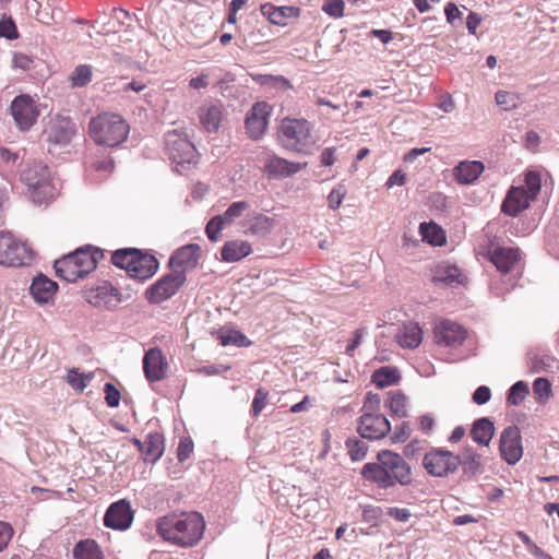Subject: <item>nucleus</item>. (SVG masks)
<instances>
[{
    "label": "nucleus",
    "mask_w": 559,
    "mask_h": 559,
    "mask_svg": "<svg viewBox=\"0 0 559 559\" xmlns=\"http://www.w3.org/2000/svg\"><path fill=\"white\" fill-rule=\"evenodd\" d=\"M391 430V424L382 414H362L359 418L358 432L364 439L379 440Z\"/></svg>",
    "instance_id": "14"
},
{
    "label": "nucleus",
    "mask_w": 559,
    "mask_h": 559,
    "mask_svg": "<svg viewBox=\"0 0 559 559\" xmlns=\"http://www.w3.org/2000/svg\"><path fill=\"white\" fill-rule=\"evenodd\" d=\"M348 453L354 461H360L367 453V447L365 442L357 439H348L346 442Z\"/></svg>",
    "instance_id": "51"
},
{
    "label": "nucleus",
    "mask_w": 559,
    "mask_h": 559,
    "mask_svg": "<svg viewBox=\"0 0 559 559\" xmlns=\"http://www.w3.org/2000/svg\"><path fill=\"white\" fill-rule=\"evenodd\" d=\"M546 175L547 174L542 170L531 169V170H527L524 176V182H525L524 188H525L526 192L531 195V198H533L534 200L536 199L537 194L540 191L543 176H546Z\"/></svg>",
    "instance_id": "39"
},
{
    "label": "nucleus",
    "mask_w": 559,
    "mask_h": 559,
    "mask_svg": "<svg viewBox=\"0 0 559 559\" xmlns=\"http://www.w3.org/2000/svg\"><path fill=\"white\" fill-rule=\"evenodd\" d=\"M252 251L251 245L245 240H230L227 241L221 251L222 260L224 262H237L249 255Z\"/></svg>",
    "instance_id": "31"
},
{
    "label": "nucleus",
    "mask_w": 559,
    "mask_h": 559,
    "mask_svg": "<svg viewBox=\"0 0 559 559\" xmlns=\"http://www.w3.org/2000/svg\"><path fill=\"white\" fill-rule=\"evenodd\" d=\"M73 556L75 559H103V554L93 539L79 542L73 549Z\"/></svg>",
    "instance_id": "35"
},
{
    "label": "nucleus",
    "mask_w": 559,
    "mask_h": 559,
    "mask_svg": "<svg viewBox=\"0 0 559 559\" xmlns=\"http://www.w3.org/2000/svg\"><path fill=\"white\" fill-rule=\"evenodd\" d=\"M165 148L168 157L176 164H191L195 162V147L187 135L173 130L165 135Z\"/></svg>",
    "instance_id": "9"
},
{
    "label": "nucleus",
    "mask_w": 559,
    "mask_h": 559,
    "mask_svg": "<svg viewBox=\"0 0 559 559\" xmlns=\"http://www.w3.org/2000/svg\"><path fill=\"white\" fill-rule=\"evenodd\" d=\"M378 461L384 465V468L390 472L397 484L401 486L411 485L413 480L412 468L403 456L384 450L378 453Z\"/></svg>",
    "instance_id": "12"
},
{
    "label": "nucleus",
    "mask_w": 559,
    "mask_h": 559,
    "mask_svg": "<svg viewBox=\"0 0 559 559\" xmlns=\"http://www.w3.org/2000/svg\"><path fill=\"white\" fill-rule=\"evenodd\" d=\"M488 253L490 261L501 273H509L520 265L521 252L518 248L496 247Z\"/></svg>",
    "instance_id": "19"
},
{
    "label": "nucleus",
    "mask_w": 559,
    "mask_h": 559,
    "mask_svg": "<svg viewBox=\"0 0 559 559\" xmlns=\"http://www.w3.org/2000/svg\"><path fill=\"white\" fill-rule=\"evenodd\" d=\"M484 169L485 167L481 162L464 160L459 163V165L453 169V174L455 180L460 185H469L478 179Z\"/></svg>",
    "instance_id": "28"
},
{
    "label": "nucleus",
    "mask_w": 559,
    "mask_h": 559,
    "mask_svg": "<svg viewBox=\"0 0 559 559\" xmlns=\"http://www.w3.org/2000/svg\"><path fill=\"white\" fill-rule=\"evenodd\" d=\"M530 393L528 384L522 380L515 382L508 392L507 403L509 405L518 406L520 405L527 394Z\"/></svg>",
    "instance_id": "43"
},
{
    "label": "nucleus",
    "mask_w": 559,
    "mask_h": 559,
    "mask_svg": "<svg viewBox=\"0 0 559 559\" xmlns=\"http://www.w3.org/2000/svg\"><path fill=\"white\" fill-rule=\"evenodd\" d=\"M88 133L96 144L114 147L127 139L129 124L117 114L104 112L90 121Z\"/></svg>",
    "instance_id": "3"
},
{
    "label": "nucleus",
    "mask_w": 559,
    "mask_h": 559,
    "mask_svg": "<svg viewBox=\"0 0 559 559\" xmlns=\"http://www.w3.org/2000/svg\"><path fill=\"white\" fill-rule=\"evenodd\" d=\"M533 391L538 400H547L551 394V384L546 378H537L533 383Z\"/></svg>",
    "instance_id": "55"
},
{
    "label": "nucleus",
    "mask_w": 559,
    "mask_h": 559,
    "mask_svg": "<svg viewBox=\"0 0 559 559\" xmlns=\"http://www.w3.org/2000/svg\"><path fill=\"white\" fill-rule=\"evenodd\" d=\"M267 108L265 103H257L247 114L245 124L250 139L259 140L264 134L267 126Z\"/></svg>",
    "instance_id": "17"
},
{
    "label": "nucleus",
    "mask_w": 559,
    "mask_h": 559,
    "mask_svg": "<svg viewBox=\"0 0 559 559\" xmlns=\"http://www.w3.org/2000/svg\"><path fill=\"white\" fill-rule=\"evenodd\" d=\"M205 528L199 512L182 513L180 516H164L157 522L158 534L167 542L181 547H192L202 538Z\"/></svg>",
    "instance_id": "1"
},
{
    "label": "nucleus",
    "mask_w": 559,
    "mask_h": 559,
    "mask_svg": "<svg viewBox=\"0 0 559 559\" xmlns=\"http://www.w3.org/2000/svg\"><path fill=\"white\" fill-rule=\"evenodd\" d=\"M491 399V390L487 385L478 386L473 393L472 400L477 405H484Z\"/></svg>",
    "instance_id": "61"
},
{
    "label": "nucleus",
    "mask_w": 559,
    "mask_h": 559,
    "mask_svg": "<svg viewBox=\"0 0 559 559\" xmlns=\"http://www.w3.org/2000/svg\"><path fill=\"white\" fill-rule=\"evenodd\" d=\"M121 299L112 285L104 283L88 294V302L96 307H115Z\"/></svg>",
    "instance_id": "26"
},
{
    "label": "nucleus",
    "mask_w": 559,
    "mask_h": 559,
    "mask_svg": "<svg viewBox=\"0 0 559 559\" xmlns=\"http://www.w3.org/2000/svg\"><path fill=\"white\" fill-rule=\"evenodd\" d=\"M278 139L286 150L304 154L314 144L311 126L306 119L285 118L280 127Z\"/></svg>",
    "instance_id": "5"
},
{
    "label": "nucleus",
    "mask_w": 559,
    "mask_h": 559,
    "mask_svg": "<svg viewBox=\"0 0 559 559\" xmlns=\"http://www.w3.org/2000/svg\"><path fill=\"white\" fill-rule=\"evenodd\" d=\"M380 405L381 399L379 394L368 393L362 405V414H378L377 412L380 411Z\"/></svg>",
    "instance_id": "60"
},
{
    "label": "nucleus",
    "mask_w": 559,
    "mask_h": 559,
    "mask_svg": "<svg viewBox=\"0 0 559 559\" xmlns=\"http://www.w3.org/2000/svg\"><path fill=\"white\" fill-rule=\"evenodd\" d=\"M13 535V530L10 524L0 521V551L3 550Z\"/></svg>",
    "instance_id": "63"
},
{
    "label": "nucleus",
    "mask_w": 559,
    "mask_h": 559,
    "mask_svg": "<svg viewBox=\"0 0 559 559\" xmlns=\"http://www.w3.org/2000/svg\"><path fill=\"white\" fill-rule=\"evenodd\" d=\"M186 280L183 271L173 270L169 274L151 285L145 292V297L151 304H160L173 297Z\"/></svg>",
    "instance_id": "8"
},
{
    "label": "nucleus",
    "mask_w": 559,
    "mask_h": 559,
    "mask_svg": "<svg viewBox=\"0 0 559 559\" xmlns=\"http://www.w3.org/2000/svg\"><path fill=\"white\" fill-rule=\"evenodd\" d=\"M38 21L46 25L59 24L64 21V12L61 8H53L50 11L38 12Z\"/></svg>",
    "instance_id": "49"
},
{
    "label": "nucleus",
    "mask_w": 559,
    "mask_h": 559,
    "mask_svg": "<svg viewBox=\"0 0 559 559\" xmlns=\"http://www.w3.org/2000/svg\"><path fill=\"white\" fill-rule=\"evenodd\" d=\"M322 10L330 16L335 19L344 15V1L343 0H328Z\"/></svg>",
    "instance_id": "56"
},
{
    "label": "nucleus",
    "mask_w": 559,
    "mask_h": 559,
    "mask_svg": "<svg viewBox=\"0 0 559 559\" xmlns=\"http://www.w3.org/2000/svg\"><path fill=\"white\" fill-rule=\"evenodd\" d=\"M495 99L497 105L504 110H512L516 108L520 102L518 94L508 91H498Z\"/></svg>",
    "instance_id": "47"
},
{
    "label": "nucleus",
    "mask_w": 559,
    "mask_h": 559,
    "mask_svg": "<svg viewBox=\"0 0 559 559\" xmlns=\"http://www.w3.org/2000/svg\"><path fill=\"white\" fill-rule=\"evenodd\" d=\"M193 452V441L191 438L186 437L181 438L177 449V457L180 462L189 459L191 453Z\"/></svg>",
    "instance_id": "59"
},
{
    "label": "nucleus",
    "mask_w": 559,
    "mask_h": 559,
    "mask_svg": "<svg viewBox=\"0 0 559 559\" xmlns=\"http://www.w3.org/2000/svg\"><path fill=\"white\" fill-rule=\"evenodd\" d=\"M218 338L223 346L236 345L238 347H247L251 344L248 337L237 330L221 331Z\"/></svg>",
    "instance_id": "42"
},
{
    "label": "nucleus",
    "mask_w": 559,
    "mask_h": 559,
    "mask_svg": "<svg viewBox=\"0 0 559 559\" xmlns=\"http://www.w3.org/2000/svg\"><path fill=\"white\" fill-rule=\"evenodd\" d=\"M381 509L374 506H365L362 508V520L367 523H377L381 516Z\"/></svg>",
    "instance_id": "62"
},
{
    "label": "nucleus",
    "mask_w": 559,
    "mask_h": 559,
    "mask_svg": "<svg viewBox=\"0 0 559 559\" xmlns=\"http://www.w3.org/2000/svg\"><path fill=\"white\" fill-rule=\"evenodd\" d=\"M461 272L457 266L451 265L445 267V270L435 277V281L442 282L447 285H453L454 283H460Z\"/></svg>",
    "instance_id": "52"
},
{
    "label": "nucleus",
    "mask_w": 559,
    "mask_h": 559,
    "mask_svg": "<svg viewBox=\"0 0 559 559\" xmlns=\"http://www.w3.org/2000/svg\"><path fill=\"white\" fill-rule=\"evenodd\" d=\"M400 379V376L397 373L396 369H393L391 367H381L380 369L376 370L372 374V382L378 388H385L391 384H394Z\"/></svg>",
    "instance_id": "38"
},
{
    "label": "nucleus",
    "mask_w": 559,
    "mask_h": 559,
    "mask_svg": "<svg viewBox=\"0 0 559 559\" xmlns=\"http://www.w3.org/2000/svg\"><path fill=\"white\" fill-rule=\"evenodd\" d=\"M75 134V124L70 117L56 115L48 121L43 136L52 145L66 146Z\"/></svg>",
    "instance_id": "10"
},
{
    "label": "nucleus",
    "mask_w": 559,
    "mask_h": 559,
    "mask_svg": "<svg viewBox=\"0 0 559 559\" xmlns=\"http://www.w3.org/2000/svg\"><path fill=\"white\" fill-rule=\"evenodd\" d=\"M362 475L366 479L374 481L381 488H390L397 484L380 462L367 463L362 468Z\"/></svg>",
    "instance_id": "29"
},
{
    "label": "nucleus",
    "mask_w": 559,
    "mask_h": 559,
    "mask_svg": "<svg viewBox=\"0 0 559 559\" xmlns=\"http://www.w3.org/2000/svg\"><path fill=\"white\" fill-rule=\"evenodd\" d=\"M269 392L264 388H259L255 391L253 401H252V415L258 417L262 409L265 407L267 403Z\"/></svg>",
    "instance_id": "54"
},
{
    "label": "nucleus",
    "mask_w": 559,
    "mask_h": 559,
    "mask_svg": "<svg viewBox=\"0 0 559 559\" xmlns=\"http://www.w3.org/2000/svg\"><path fill=\"white\" fill-rule=\"evenodd\" d=\"M532 201H534V199L531 198L524 187H512L501 205V210L504 214L516 216L519 213L526 210Z\"/></svg>",
    "instance_id": "22"
},
{
    "label": "nucleus",
    "mask_w": 559,
    "mask_h": 559,
    "mask_svg": "<svg viewBox=\"0 0 559 559\" xmlns=\"http://www.w3.org/2000/svg\"><path fill=\"white\" fill-rule=\"evenodd\" d=\"M306 164L289 162L278 156H271L264 164V173L270 178H286L300 171Z\"/></svg>",
    "instance_id": "24"
},
{
    "label": "nucleus",
    "mask_w": 559,
    "mask_h": 559,
    "mask_svg": "<svg viewBox=\"0 0 559 559\" xmlns=\"http://www.w3.org/2000/svg\"><path fill=\"white\" fill-rule=\"evenodd\" d=\"M411 426L407 421H403L397 425L391 436V439L395 443H403L411 437Z\"/></svg>",
    "instance_id": "57"
},
{
    "label": "nucleus",
    "mask_w": 559,
    "mask_h": 559,
    "mask_svg": "<svg viewBox=\"0 0 559 559\" xmlns=\"http://www.w3.org/2000/svg\"><path fill=\"white\" fill-rule=\"evenodd\" d=\"M104 392L106 404L109 407H117L120 402V392L118 389L112 383L107 382L105 383Z\"/></svg>",
    "instance_id": "58"
},
{
    "label": "nucleus",
    "mask_w": 559,
    "mask_h": 559,
    "mask_svg": "<svg viewBox=\"0 0 559 559\" xmlns=\"http://www.w3.org/2000/svg\"><path fill=\"white\" fill-rule=\"evenodd\" d=\"M10 109L15 123L23 131L31 129L37 120L38 111L28 95L16 96L12 100Z\"/></svg>",
    "instance_id": "13"
},
{
    "label": "nucleus",
    "mask_w": 559,
    "mask_h": 559,
    "mask_svg": "<svg viewBox=\"0 0 559 559\" xmlns=\"http://www.w3.org/2000/svg\"><path fill=\"white\" fill-rule=\"evenodd\" d=\"M399 344L404 348H416L423 341V332L417 323H404L396 334Z\"/></svg>",
    "instance_id": "33"
},
{
    "label": "nucleus",
    "mask_w": 559,
    "mask_h": 559,
    "mask_svg": "<svg viewBox=\"0 0 559 559\" xmlns=\"http://www.w3.org/2000/svg\"><path fill=\"white\" fill-rule=\"evenodd\" d=\"M419 234L424 241L433 246H440L445 240L443 230L433 222L421 223L419 225Z\"/></svg>",
    "instance_id": "36"
},
{
    "label": "nucleus",
    "mask_w": 559,
    "mask_h": 559,
    "mask_svg": "<svg viewBox=\"0 0 559 559\" xmlns=\"http://www.w3.org/2000/svg\"><path fill=\"white\" fill-rule=\"evenodd\" d=\"M222 117V108L217 105L202 106L199 110L200 122L207 132H216L218 130Z\"/></svg>",
    "instance_id": "34"
},
{
    "label": "nucleus",
    "mask_w": 559,
    "mask_h": 559,
    "mask_svg": "<svg viewBox=\"0 0 559 559\" xmlns=\"http://www.w3.org/2000/svg\"><path fill=\"white\" fill-rule=\"evenodd\" d=\"M69 79L73 87L86 86L92 80L91 66L80 64L75 67Z\"/></svg>",
    "instance_id": "44"
},
{
    "label": "nucleus",
    "mask_w": 559,
    "mask_h": 559,
    "mask_svg": "<svg viewBox=\"0 0 559 559\" xmlns=\"http://www.w3.org/2000/svg\"><path fill=\"white\" fill-rule=\"evenodd\" d=\"M102 252L95 249L91 252V247L79 248L72 253L63 255L55 261L53 267L56 274L70 283H74L80 278H84L87 274L96 269L97 261L102 257Z\"/></svg>",
    "instance_id": "2"
},
{
    "label": "nucleus",
    "mask_w": 559,
    "mask_h": 559,
    "mask_svg": "<svg viewBox=\"0 0 559 559\" xmlns=\"http://www.w3.org/2000/svg\"><path fill=\"white\" fill-rule=\"evenodd\" d=\"M135 254L136 249L134 248L118 249L111 254V262L114 265L126 270L129 274V269L132 266Z\"/></svg>",
    "instance_id": "41"
},
{
    "label": "nucleus",
    "mask_w": 559,
    "mask_h": 559,
    "mask_svg": "<svg viewBox=\"0 0 559 559\" xmlns=\"http://www.w3.org/2000/svg\"><path fill=\"white\" fill-rule=\"evenodd\" d=\"M145 378L151 382L160 381L167 371V361L162 350L157 347L150 348L143 358Z\"/></svg>",
    "instance_id": "18"
},
{
    "label": "nucleus",
    "mask_w": 559,
    "mask_h": 559,
    "mask_svg": "<svg viewBox=\"0 0 559 559\" xmlns=\"http://www.w3.org/2000/svg\"><path fill=\"white\" fill-rule=\"evenodd\" d=\"M33 259L34 252L26 242L16 239L10 231L0 233V265H28Z\"/></svg>",
    "instance_id": "6"
},
{
    "label": "nucleus",
    "mask_w": 559,
    "mask_h": 559,
    "mask_svg": "<svg viewBox=\"0 0 559 559\" xmlns=\"http://www.w3.org/2000/svg\"><path fill=\"white\" fill-rule=\"evenodd\" d=\"M250 207V204L247 201H237L233 202L226 211L221 214L223 219L227 225L233 224L237 218L242 216V214Z\"/></svg>",
    "instance_id": "46"
},
{
    "label": "nucleus",
    "mask_w": 559,
    "mask_h": 559,
    "mask_svg": "<svg viewBox=\"0 0 559 559\" xmlns=\"http://www.w3.org/2000/svg\"><path fill=\"white\" fill-rule=\"evenodd\" d=\"M58 284L44 274H38L32 281L29 294L38 305H47L53 300Z\"/></svg>",
    "instance_id": "21"
},
{
    "label": "nucleus",
    "mask_w": 559,
    "mask_h": 559,
    "mask_svg": "<svg viewBox=\"0 0 559 559\" xmlns=\"http://www.w3.org/2000/svg\"><path fill=\"white\" fill-rule=\"evenodd\" d=\"M93 379V373H81L75 368H72L68 371L67 382L71 385L72 389L82 392L90 381Z\"/></svg>",
    "instance_id": "45"
},
{
    "label": "nucleus",
    "mask_w": 559,
    "mask_h": 559,
    "mask_svg": "<svg viewBox=\"0 0 559 559\" xmlns=\"http://www.w3.org/2000/svg\"><path fill=\"white\" fill-rule=\"evenodd\" d=\"M261 12L272 24L285 26L289 19L299 16L300 10L296 7H275L266 3L261 7Z\"/></svg>",
    "instance_id": "27"
},
{
    "label": "nucleus",
    "mask_w": 559,
    "mask_h": 559,
    "mask_svg": "<svg viewBox=\"0 0 559 559\" xmlns=\"http://www.w3.org/2000/svg\"><path fill=\"white\" fill-rule=\"evenodd\" d=\"M461 462L460 466H462L463 476L468 479L481 472L480 455L476 452H468L463 459H461Z\"/></svg>",
    "instance_id": "40"
},
{
    "label": "nucleus",
    "mask_w": 559,
    "mask_h": 559,
    "mask_svg": "<svg viewBox=\"0 0 559 559\" xmlns=\"http://www.w3.org/2000/svg\"><path fill=\"white\" fill-rule=\"evenodd\" d=\"M435 337L439 345L456 347L466 340L467 331L456 322L444 320L436 326Z\"/></svg>",
    "instance_id": "16"
},
{
    "label": "nucleus",
    "mask_w": 559,
    "mask_h": 559,
    "mask_svg": "<svg viewBox=\"0 0 559 559\" xmlns=\"http://www.w3.org/2000/svg\"><path fill=\"white\" fill-rule=\"evenodd\" d=\"M461 463L460 455L442 448L430 450L423 459V466L426 472L439 478H445L455 473Z\"/></svg>",
    "instance_id": "7"
},
{
    "label": "nucleus",
    "mask_w": 559,
    "mask_h": 559,
    "mask_svg": "<svg viewBox=\"0 0 559 559\" xmlns=\"http://www.w3.org/2000/svg\"><path fill=\"white\" fill-rule=\"evenodd\" d=\"M0 36L9 40L19 38V32L15 22L9 15L3 14L0 19Z\"/></svg>",
    "instance_id": "48"
},
{
    "label": "nucleus",
    "mask_w": 559,
    "mask_h": 559,
    "mask_svg": "<svg viewBox=\"0 0 559 559\" xmlns=\"http://www.w3.org/2000/svg\"><path fill=\"white\" fill-rule=\"evenodd\" d=\"M346 195V188L344 185L338 183L331 190L328 195V203L331 210H336L341 206L344 197Z\"/></svg>",
    "instance_id": "53"
},
{
    "label": "nucleus",
    "mask_w": 559,
    "mask_h": 559,
    "mask_svg": "<svg viewBox=\"0 0 559 559\" xmlns=\"http://www.w3.org/2000/svg\"><path fill=\"white\" fill-rule=\"evenodd\" d=\"M499 451L501 457L509 464H516L523 455L522 436L518 426L506 427L500 435Z\"/></svg>",
    "instance_id": "11"
},
{
    "label": "nucleus",
    "mask_w": 559,
    "mask_h": 559,
    "mask_svg": "<svg viewBox=\"0 0 559 559\" xmlns=\"http://www.w3.org/2000/svg\"><path fill=\"white\" fill-rule=\"evenodd\" d=\"M131 265L129 276L134 280L145 281L157 272L159 263L153 254L143 253L136 249V254Z\"/></svg>",
    "instance_id": "20"
},
{
    "label": "nucleus",
    "mask_w": 559,
    "mask_h": 559,
    "mask_svg": "<svg viewBox=\"0 0 559 559\" xmlns=\"http://www.w3.org/2000/svg\"><path fill=\"white\" fill-rule=\"evenodd\" d=\"M275 225V221L261 213H250L241 222V228L245 234L264 237L271 233Z\"/></svg>",
    "instance_id": "25"
},
{
    "label": "nucleus",
    "mask_w": 559,
    "mask_h": 559,
    "mask_svg": "<svg viewBox=\"0 0 559 559\" xmlns=\"http://www.w3.org/2000/svg\"><path fill=\"white\" fill-rule=\"evenodd\" d=\"M385 406L393 416L400 418L407 416V397L401 392L390 393Z\"/></svg>",
    "instance_id": "37"
},
{
    "label": "nucleus",
    "mask_w": 559,
    "mask_h": 559,
    "mask_svg": "<svg viewBox=\"0 0 559 559\" xmlns=\"http://www.w3.org/2000/svg\"><path fill=\"white\" fill-rule=\"evenodd\" d=\"M21 180L26 185L29 197L36 204L46 203L55 195L50 170L40 162L27 164L21 173Z\"/></svg>",
    "instance_id": "4"
},
{
    "label": "nucleus",
    "mask_w": 559,
    "mask_h": 559,
    "mask_svg": "<svg viewBox=\"0 0 559 559\" xmlns=\"http://www.w3.org/2000/svg\"><path fill=\"white\" fill-rule=\"evenodd\" d=\"M199 258V245H187L173 253L169 259V265L173 270L183 271L186 273L187 270L193 269L198 264Z\"/></svg>",
    "instance_id": "23"
},
{
    "label": "nucleus",
    "mask_w": 559,
    "mask_h": 559,
    "mask_svg": "<svg viewBox=\"0 0 559 559\" xmlns=\"http://www.w3.org/2000/svg\"><path fill=\"white\" fill-rule=\"evenodd\" d=\"M227 225L221 215L212 217L205 227V233L211 241H217L224 226Z\"/></svg>",
    "instance_id": "50"
},
{
    "label": "nucleus",
    "mask_w": 559,
    "mask_h": 559,
    "mask_svg": "<svg viewBox=\"0 0 559 559\" xmlns=\"http://www.w3.org/2000/svg\"><path fill=\"white\" fill-rule=\"evenodd\" d=\"M495 435L493 423L488 417H481L473 423L471 437L479 445H489Z\"/></svg>",
    "instance_id": "32"
},
{
    "label": "nucleus",
    "mask_w": 559,
    "mask_h": 559,
    "mask_svg": "<svg viewBox=\"0 0 559 559\" xmlns=\"http://www.w3.org/2000/svg\"><path fill=\"white\" fill-rule=\"evenodd\" d=\"M132 521L133 512L130 503L124 499L111 503L104 516L105 526L117 531L129 528Z\"/></svg>",
    "instance_id": "15"
},
{
    "label": "nucleus",
    "mask_w": 559,
    "mask_h": 559,
    "mask_svg": "<svg viewBox=\"0 0 559 559\" xmlns=\"http://www.w3.org/2000/svg\"><path fill=\"white\" fill-rule=\"evenodd\" d=\"M142 455L145 462H157L165 450L164 437L159 432H150L143 441Z\"/></svg>",
    "instance_id": "30"
},
{
    "label": "nucleus",
    "mask_w": 559,
    "mask_h": 559,
    "mask_svg": "<svg viewBox=\"0 0 559 559\" xmlns=\"http://www.w3.org/2000/svg\"><path fill=\"white\" fill-rule=\"evenodd\" d=\"M388 514L399 522H407L412 516L408 509L397 507L389 508Z\"/></svg>",
    "instance_id": "64"
}]
</instances>
